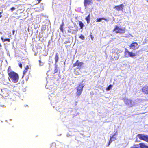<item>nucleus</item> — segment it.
<instances>
[{"label": "nucleus", "mask_w": 148, "mask_h": 148, "mask_svg": "<svg viewBox=\"0 0 148 148\" xmlns=\"http://www.w3.org/2000/svg\"><path fill=\"white\" fill-rule=\"evenodd\" d=\"M90 14H89L86 17L85 19L86 20L87 22V23L88 24H89L90 23Z\"/></svg>", "instance_id": "obj_17"}, {"label": "nucleus", "mask_w": 148, "mask_h": 148, "mask_svg": "<svg viewBox=\"0 0 148 148\" xmlns=\"http://www.w3.org/2000/svg\"><path fill=\"white\" fill-rule=\"evenodd\" d=\"M15 8L14 7H12L10 9V10L12 11H13L15 9Z\"/></svg>", "instance_id": "obj_25"}, {"label": "nucleus", "mask_w": 148, "mask_h": 148, "mask_svg": "<svg viewBox=\"0 0 148 148\" xmlns=\"http://www.w3.org/2000/svg\"><path fill=\"white\" fill-rule=\"evenodd\" d=\"M2 46V45H1V44L0 43V47H1Z\"/></svg>", "instance_id": "obj_35"}, {"label": "nucleus", "mask_w": 148, "mask_h": 148, "mask_svg": "<svg viewBox=\"0 0 148 148\" xmlns=\"http://www.w3.org/2000/svg\"><path fill=\"white\" fill-rule=\"evenodd\" d=\"M19 67L21 68H22V64L21 63H19Z\"/></svg>", "instance_id": "obj_29"}, {"label": "nucleus", "mask_w": 148, "mask_h": 148, "mask_svg": "<svg viewBox=\"0 0 148 148\" xmlns=\"http://www.w3.org/2000/svg\"><path fill=\"white\" fill-rule=\"evenodd\" d=\"M79 38L83 40H84L85 37L82 34H81L79 37Z\"/></svg>", "instance_id": "obj_24"}, {"label": "nucleus", "mask_w": 148, "mask_h": 148, "mask_svg": "<svg viewBox=\"0 0 148 148\" xmlns=\"http://www.w3.org/2000/svg\"><path fill=\"white\" fill-rule=\"evenodd\" d=\"M93 0H84V5L86 7L88 5H89L92 4Z\"/></svg>", "instance_id": "obj_10"}, {"label": "nucleus", "mask_w": 148, "mask_h": 148, "mask_svg": "<svg viewBox=\"0 0 148 148\" xmlns=\"http://www.w3.org/2000/svg\"><path fill=\"white\" fill-rule=\"evenodd\" d=\"M138 44L137 42H132L130 45V49H132L134 50H136L138 48Z\"/></svg>", "instance_id": "obj_7"}, {"label": "nucleus", "mask_w": 148, "mask_h": 148, "mask_svg": "<svg viewBox=\"0 0 148 148\" xmlns=\"http://www.w3.org/2000/svg\"><path fill=\"white\" fill-rule=\"evenodd\" d=\"M84 86V84L82 83H80L79 85L77 87L76 90V95L77 97H79L83 90V88Z\"/></svg>", "instance_id": "obj_3"}, {"label": "nucleus", "mask_w": 148, "mask_h": 148, "mask_svg": "<svg viewBox=\"0 0 148 148\" xmlns=\"http://www.w3.org/2000/svg\"><path fill=\"white\" fill-rule=\"evenodd\" d=\"M14 30H12V34L13 35H14Z\"/></svg>", "instance_id": "obj_32"}, {"label": "nucleus", "mask_w": 148, "mask_h": 148, "mask_svg": "<svg viewBox=\"0 0 148 148\" xmlns=\"http://www.w3.org/2000/svg\"><path fill=\"white\" fill-rule=\"evenodd\" d=\"M1 39L3 42H4L5 41H8V42H10V39L9 38H6L4 39L3 37H1Z\"/></svg>", "instance_id": "obj_21"}, {"label": "nucleus", "mask_w": 148, "mask_h": 148, "mask_svg": "<svg viewBox=\"0 0 148 148\" xmlns=\"http://www.w3.org/2000/svg\"><path fill=\"white\" fill-rule=\"evenodd\" d=\"M38 1L39 2H40L41 1V0H38Z\"/></svg>", "instance_id": "obj_34"}, {"label": "nucleus", "mask_w": 148, "mask_h": 148, "mask_svg": "<svg viewBox=\"0 0 148 148\" xmlns=\"http://www.w3.org/2000/svg\"><path fill=\"white\" fill-rule=\"evenodd\" d=\"M78 22H79V25L80 27V29H83V28L84 26V24L80 21L79 20L78 21Z\"/></svg>", "instance_id": "obj_16"}, {"label": "nucleus", "mask_w": 148, "mask_h": 148, "mask_svg": "<svg viewBox=\"0 0 148 148\" xmlns=\"http://www.w3.org/2000/svg\"><path fill=\"white\" fill-rule=\"evenodd\" d=\"M113 31L116 34H124L125 32V27L120 28L117 25H116L113 30Z\"/></svg>", "instance_id": "obj_2"}, {"label": "nucleus", "mask_w": 148, "mask_h": 148, "mask_svg": "<svg viewBox=\"0 0 148 148\" xmlns=\"http://www.w3.org/2000/svg\"><path fill=\"white\" fill-rule=\"evenodd\" d=\"M68 46H66V47H68Z\"/></svg>", "instance_id": "obj_37"}, {"label": "nucleus", "mask_w": 148, "mask_h": 148, "mask_svg": "<svg viewBox=\"0 0 148 148\" xmlns=\"http://www.w3.org/2000/svg\"><path fill=\"white\" fill-rule=\"evenodd\" d=\"M125 104L130 107L132 106V101L130 99H126L125 101Z\"/></svg>", "instance_id": "obj_12"}, {"label": "nucleus", "mask_w": 148, "mask_h": 148, "mask_svg": "<svg viewBox=\"0 0 148 148\" xmlns=\"http://www.w3.org/2000/svg\"><path fill=\"white\" fill-rule=\"evenodd\" d=\"M39 62L40 64V65H43V63H42L41 60H39Z\"/></svg>", "instance_id": "obj_30"}, {"label": "nucleus", "mask_w": 148, "mask_h": 148, "mask_svg": "<svg viewBox=\"0 0 148 148\" xmlns=\"http://www.w3.org/2000/svg\"><path fill=\"white\" fill-rule=\"evenodd\" d=\"M140 147V148H148V146H147L143 143H139Z\"/></svg>", "instance_id": "obj_15"}, {"label": "nucleus", "mask_w": 148, "mask_h": 148, "mask_svg": "<svg viewBox=\"0 0 148 148\" xmlns=\"http://www.w3.org/2000/svg\"><path fill=\"white\" fill-rule=\"evenodd\" d=\"M74 73L76 75H78L80 74V69L79 68H76L74 69Z\"/></svg>", "instance_id": "obj_11"}, {"label": "nucleus", "mask_w": 148, "mask_h": 148, "mask_svg": "<svg viewBox=\"0 0 148 148\" xmlns=\"http://www.w3.org/2000/svg\"><path fill=\"white\" fill-rule=\"evenodd\" d=\"M137 136L138 137L140 140L145 141L147 136H146L143 135L142 134H139L137 135Z\"/></svg>", "instance_id": "obj_13"}, {"label": "nucleus", "mask_w": 148, "mask_h": 148, "mask_svg": "<svg viewBox=\"0 0 148 148\" xmlns=\"http://www.w3.org/2000/svg\"><path fill=\"white\" fill-rule=\"evenodd\" d=\"M29 69V66L28 65L26 66L25 67V68L23 72V76L28 71V70Z\"/></svg>", "instance_id": "obj_20"}, {"label": "nucleus", "mask_w": 148, "mask_h": 148, "mask_svg": "<svg viewBox=\"0 0 148 148\" xmlns=\"http://www.w3.org/2000/svg\"><path fill=\"white\" fill-rule=\"evenodd\" d=\"M147 68L148 69V64H147Z\"/></svg>", "instance_id": "obj_36"}, {"label": "nucleus", "mask_w": 148, "mask_h": 148, "mask_svg": "<svg viewBox=\"0 0 148 148\" xmlns=\"http://www.w3.org/2000/svg\"><path fill=\"white\" fill-rule=\"evenodd\" d=\"M11 67L10 66L8 68V69L7 70V72L8 73V74H9V73L11 72L12 71H11Z\"/></svg>", "instance_id": "obj_23"}, {"label": "nucleus", "mask_w": 148, "mask_h": 148, "mask_svg": "<svg viewBox=\"0 0 148 148\" xmlns=\"http://www.w3.org/2000/svg\"><path fill=\"white\" fill-rule=\"evenodd\" d=\"M102 20H104L105 21H107V22L108 21H109L108 20V19L106 18H104L103 17V18H99L97 19H96V22H100Z\"/></svg>", "instance_id": "obj_14"}, {"label": "nucleus", "mask_w": 148, "mask_h": 148, "mask_svg": "<svg viewBox=\"0 0 148 148\" xmlns=\"http://www.w3.org/2000/svg\"><path fill=\"white\" fill-rule=\"evenodd\" d=\"M3 10H2L1 11V12H0V18H1L2 16L1 14L3 13Z\"/></svg>", "instance_id": "obj_26"}, {"label": "nucleus", "mask_w": 148, "mask_h": 148, "mask_svg": "<svg viewBox=\"0 0 148 148\" xmlns=\"http://www.w3.org/2000/svg\"><path fill=\"white\" fill-rule=\"evenodd\" d=\"M57 69H56L55 70V73H56L57 72Z\"/></svg>", "instance_id": "obj_33"}, {"label": "nucleus", "mask_w": 148, "mask_h": 148, "mask_svg": "<svg viewBox=\"0 0 148 148\" xmlns=\"http://www.w3.org/2000/svg\"><path fill=\"white\" fill-rule=\"evenodd\" d=\"M90 37L91 38L92 40H93V38L94 37H93V36L92 35V34H90Z\"/></svg>", "instance_id": "obj_27"}, {"label": "nucleus", "mask_w": 148, "mask_h": 148, "mask_svg": "<svg viewBox=\"0 0 148 148\" xmlns=\"http://www.w3.org/2000/svg\"><path fill=\"white\" fill-rule=\"evenodd\" d=\"M141 90L144 94L148 95V86L145 85L142 88Z\"/></svg>", "instance_id": "obj_8"}, {"label": "nucleus", "mask_w": 148, "mask_h": 148, "mask_svg": "<svg viewBox=\"0 0 148 148\" xmlns=\"http://www.w3.org/2000/svg\"><path fill=\"white\" fill-rule=\"evenodd\" d=\"M124 54L125 56L126 57H133L136 56V54L135 53H133L132 51H129L127 48L125 49Z\"/></svg>", "instance_id": "obj_4"}, {"label": "nucleus", "mask_w": 148, "mask_h": 148, "mask_svg": "<svg viewBox=\"0 0 148 148\" xmlns=\"http://www.w3.org/2000/svg\"><path fill=\"white\" fill-rule=\"evenodd\" d=\"M55 59L56 63L58 61L59 59V56L58 53H56L55 57Z\"/></svg>", "instance_id": "obj_19"}, {"label": "nucleus", "mask_w": 148, "mask_h": 148, "mask_svg": "<svg viewBox=\"0 0 148 148\" xmlns=\"http://www.w3.org/2000/svg\"><path fill=\"white\" fill-rule=\"evenodd\" d=\"M124 6V5L122 4L118 5L115 6L114 8L116 10L118 11H122Z\"/></svg>", "instance_id": "obj_9"}, {"label": "nucleus", "mask_w": 148, "mask_h": 148, "mask_svg": "<svg viewBox=\"0 0 148 148\" xmlns=\"http://www.w3.org/2000/svg\"><path fill=\"white\" fill-rule=\"evenodd\" d=\"M70 43V41H66L65 42V44H67V43Z\"/></svg>", "instance_id": "obj_28"}, {"label": "nucleus", "mask_w": 148, "mask_h": 148, "mask_svg": "<svg viewBox=\"0 0 148 148\" xmlns=\"http://www.w3.org/2000/svg\"><path fill=\"white\" fill-rule=\"evenodd\" d=\"M117 135V132H116L112 136L110 137L109 141L107 145V146H109L112 141H115L116 140V136Z\"/></svg>", "instance_id": "obj_5"}, {"label": "nucleus", "mask_w": 148, "mask_h": 148, "mask_svg": "<svg viewBox=\"0 0 148 148\" xmlns=\"http://www.w3.org/2000/svg\"><path fill=\"white\" fill-rule=\"evenodd\" d=\"M8 75L9 77L13 82L16 83L18 81L19 76L18 74L12 71L11 72L9 73Z\"/></svg>", "instance_id": "obj_1"}, {"label": "nucleus", "mask_w": 148, "mask_h": 148, "mask_svg": "<svg viewBox=\"0 0 148 148\" xmlns=\"http://www.w3.org/2000/svg\"><path fill=\"white\" fill-rule=\"evenodd\" d=\"M112 86V85H109V86L107 88H106V90L107 91L109 90Z\"/></svg>", "instance_id": "obj_22"}, {"label": "nucleus", "mask_w": 148, "mask_h": 148, "mask_svg": "<svg viewBox=\"0 0 148 148\" xmlns=\"http://www.w3.org/2000/svg\"><path fill=\"white\" fill-rule=\"evenodd\" d=\"M84 64V63L82 62H79L78 60H77L74 63L73 65V67H77V68H80L81 69L82 66Z\"/></svg>", "instance_id": "obj_6"}, {"label": "nucleus", "mask_w": 148, "mask_h": 148, "mask_svg": "<svg viewBox=\"0 0 148 148\" xmlns=\"http://www.w3.org/2000/svg\"><path fill=\"white\" fill-rule=\"evenodd\" d=\"M64 24L63 22H62L61 24L60 27V31L62 32H63V27L64 25Z\"/></svg>", "instance_id": "obj_18"}, {"label": "nucleus", "mask_w": 148, "mask_h": 148, "mask_svg": "<svg viewBox=\"0 0 148 148\" xmlns=\"http://www.w3.org/2000/svg\"><path fill=\"white\" fill-rule=\"evenodd\" d=\"M145 141L148 142V136H147Z\"/></svg>", "instance_id": "obj_31"}]
</instances>
